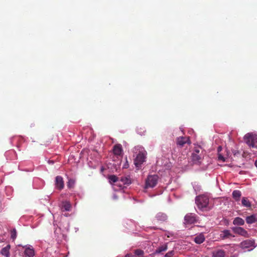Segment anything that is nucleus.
Returning a JSON list of instances; mask_svg holds the SVG:
<instances>
[{"mask_svg": "<svg viewBox=\"0 0 257 257\" xmlns=\"http://www.w3.org/2000/svg\"><path fill=\"white\" fill-rule=\"evenodd\" d=\"M204 157L203 150L200 146H196L192 154V159L194 163L199 164Z\"/></svg>", "mask_w": 257, "mask_h": 257, "instance_id": "obj_5", "label": "nucleus"}, {"mask_svg": "<svg viewBox=\"0 0 257 257\" xmlns=\"http://www.w3.org/2000/svg\"><path fill=\"white\" fill-rule=\"evenodd\" d=\"M25 248L23 257H34L35 255V250L34 247L30 244H27L23 246Z\"/></svg>", "mask_w": 257, "mask_h": 257, "instance_id": "obj_10", "label": "nucleus"}, {"mask_svg": "<svg viewBox=\"0 0 257 257\" xmlns=\"http://www.w3.org/2000/svg\"><path fill=\"white\" fill-rule=\"evenodd\" d=\"M205 240V236L203 233H199L196 234L195 237H193V240L198 244L202 243Z\"/></svg>", "mask_w": 257, "mask_h": 257, "instance_id": "obj_14", "label": "nucleus"}, {"mask_svg": "<svg viewBox=\"0 0 257 257\" xmlns=\"http://www.w3.org/2000/svg\"><path fill=\"white\" fill-rule=\"evenodd\" d=\"M108 179L109 182L110 184L116 183L113 185V187L115 191L118 190V189L115 188V186L119 187V185H120V183L119 182L118 178L115 175H112L109 176Z\"/></svg>", "mask_w": 257, "mask_h": 257, "instance_id": "obj_15", "label": "nucleus"}, {"mask_svg": "<svg viewBox=\"0 0 257 257\" xmlns=\"http://www.w3.org/2000/svg\"><path fill=\"white\" fill-rule=\"evenodd\" d=\"M144 132H145V131H144L143 129V131H139V130L138 128L137 129V133H138L139 134L141 135H144Z\"/></svg>", "mask_w": 257, "mask_h": 257, "instance_id": "obj_34", "label": "nucleus"}, {"mask_svg": "<svg viewBox=\"0 0 257 257\" xmlns=\"http://www.w3.org/2000/svg\"><path fill=\"white\" fill-rule=\"evenodd\" d=\"M135 253L137 255H142L144 253V251L141 249H136L135 251Z\"/></svg>", "mask_w": 257, "mask_h": 257, "instance_id": "obj_32", "label": "nucleus"}, {"mask_svg": "<svg viewBox=\"0 0 257 257\" xmlns=\"http://www.w3.org/2000/svg\"><path fill=\"white\" fill-rule=\"evenodd\" d=\"M158 181V176L157 175H149L146 181V188H154L157 185Z\"/></svg>", "mask_w": 257, "mask_h": 257, "instance_id": "obj_8", "label": "nucleus"}, {"mask_svg": "<svg viewBox=\"0 0 257 257\" xmlns=\"http://www.w3.org/2000/svg\"><path fill=\"white\" fill-rule=\"evenodd\" d=\"M233 224L235 225H243L244 224V221L242 218L237 217L234 219Z\"/></svg>", "mask_w": 257, "mask_h": 257, "instance_id": "obj_24", "label": "nucleus"}, {"mask_svg": "<svg viewBox=\"0 0 257 257\" xmlns=\"http://www.w3.org/2000/svg\"><path fill=\"white\" fill-rule=\"evenodd\" d=\"M62 211H69L71 209V205L69 201H62L60 206Z\"/></svg>", "mask_w": 257, "mask_h": 257, "instance_id": "obj_17", "label": "nucleus"}, {"mask_svg": "<svg viewBox=\"0 0 257 257\" xmlns=\"http://www.w3.org/2000/svg\"><path fill=\"white\" fill-rule=\"evenodd\" d=\"M257 244L253 239H247L241 241L239 246L245 251H251L253 250Z\"/></svg>", "mask_w": 257, "mask_h": 257, "instance_id": "obj_6", "label": "nucleus"}, {"mask_svg": "<svg viewBox=\"0 0 257 257\" xmlns=\"http://www.w3.org/2000/svg\"><path fill=\"white\" fill-rule=\"evenodd\" d=\"M49 164H53L54 163V161H49Z\"/></svg>", "mask_w": 257, "mask_h": 257, "instance_id": "obj_39", "label": "nucleus"}, {"mask_svg": "<svg viewBox=\"0 0 257 257\" xmlns=\"http://www.w3.org/2000/svg\"><path fill=\"white\" fill-rule=\"evenodd\" d=\"M234 233L238 234L244 237H248L247 231L241 227H233L231 228Z\"/></svg>", "mask_w": 257, "mask_h": 257, "instance_id": "obj_12", "label": "nucleus"}, {"mask_svg": "<svg viewBox=\"0 0 257 257\" xmlns=\"http://www.w3.org/2000/svg\"><path fill=\"white\" fill-rule=\"evenodd\" d=\"M195 202L199 209L202 210L210 209L209 197L205 194L196 196Z\"/></svg>", "mask_w": 257, "mask_h": 257, "instance_id": "obj_3", "label": "nucleus"}, {"mask_svg": "<svg viewBox=\"0 0 257 257\" xmlns=\"http://www.w3.org/2000/svg\"><path fill=\"white\" fill-rule=\"evenodd\" d=\"M128 167H129V164H128V161L127 160V158L126 157L125 158V162L124 163V164L123 165V168L126 169V168H128Z\"/></svg>", "mask_w": 257, "mask_h": 257, "instance_id": "obj_33", "label": "nucleus"}, {"mask_svg": "<svg viewBox=\"0 0 257 257\" xmlns=\"http://www.w3.org/2000/svg\"><path fill=\"white\" fill-rule=\"evenodd\" d=\"M134 159V164L135 166L139 169L142 164L146 161L147 152L144 147L141 146H137L134 148L133 150Z\"/></svg>", "mask_w": 257, "mask_h": 257, "instance_id": "obj_1", "label": "nucleus"}, {"mask_svg": "<svg viewBox=\"0 0 257 257\" xmlns=\"http://www.w3.org/2000/svg\"><path fill=\"white\" fill-rule=\"evenodd\" d=\"M11 248V246L10 244L7 245L5 247H3L1 251V254L4 256L5 257H10V249Z\"/></svg>", "mask_w": 257, "mask_h": 257, "instance_id": "obj_19", "label": "nucleus"}, {"mask_svg": "<svg viewBox=\"0 0 257 257\" xmlns=\"http://www.w3.org/2000/svg\"><path fill=\"white\" fill-rule=\"evenodd\" d=\"M156 218L158 221L164 222L167 220V215L163 212H159L156 215Z\"/></svg>", "mask_w": 257, "mask_h": 257, "instance_id": "obj_22", "label": "nucleus"}, {"mask_svg": "<svg viewBox=\"0 0 257 257\" xmlns=\"http://www.w3.org/2000/svg\"><path fill=\"white\" fill-rule=\"evenodd\" d=\"M11 153H15V152H14V151H11Z\"/></svg>", "mask_w": 257, "mask_h": 257, "instance_id": "obj_42", "label": "nucleus"}, {"mask_svg": "<svg viewBox=\"0 0 257 257\" xmlns=\"http://www.w3.org/2000/svg\"><path fill=\"white\" fill-rule=\"evenodd\" d=\"M233 198L236 201H238L240 200L241 196V193L239 190H235L232 192V193Z\"/></svg>", "mask_w": 257, "mask_h": 257, "instance_id": "obj_23", "label": "nucleus"}, {"mask_svg": "<svg viewBox=\"0 0 257 257\" xmlns=\"http://www.w3.org/2000/svg\"><path fill=\"white\" fill-rule=\"evenodd\" d=\"M134 255L132 254H127L125 257H133Z\"/></svg>", "mask_w": 257, "mask_h": 257, "instance_id": "obj_37", "label": "nucleus"}, {"mask_svg": "<svg viewBox=\"0 0 257 257\" xmlns=\"http://www.w3.org/2000/svg\"><path fill=\"white\" fill-rule=\"evenodd\" d=\"M113 152L115 155L120 156L122 154V148L120 144H116L113 146Z\"/></svg>", "mask_w": 257, "mask_h": 257, "instance_id": "obj_18", "label": "nucleus"}, {"mask_svg": "<svg viewBox=\"0 0 257 257\" xmlns=\"http://www.w3.org/2000/svg\"><path fill=\"white\" fill-rule=\"evenodd\" d=\"M44 182L43 180L36 178L34 179L33 182V187L36 189H39L44 186Z\"/></svg>", "mask_w": 257, "mask_h": 257, "instance_id": "obj_20", "label": "nucleus"}, {"mask_svg": "<svg viewBox=\"0 0 257 257\" xmlns=\"http://www.w3.org/2000/svg\"><path fill=\"white\" fill-rule=\"evenodd\" d=\"M64 215L65 216V217H67L68 216V214H64Z\"/></svg>", "mask_w": 257, "mask_h": 257, "instance_id": "obj_40", "label": "nucleus"}, {"mask_svg": "<svg viewBox=\"0 0 257 257\" xmlns=\"http://www.w3.org/2000/svg\"><path fill=\"white\" fill-rule=\"evenodd\" d=\"M242 205L246 207H251V203L250 201L246 198L242 197L241 200Z\"/></svg>", "mask_w": 257, "mask_h": 257, "instance_id": "obj_26", "label": "nucleus"}, {"mask_svg": "<svg viewBox=\"0 0 257 257\" xmlns=\"http://www.w3.org/2000/svg\"><path fill=\"white\" fill-rule=\"evenodd\" d=\"M55 187L59 189L62 190L64 188V181L63 178L60 176H57L55 178Z\"/></svg>", "mask_w": 257, "mask_h": 257, "instance_id": "obj_13", "label": "nucleus"}, {"mask_svg": "<svg viewBox=\"0 0 257 257\" xmlns=\"http://www.w3.org/2000/svg\"><path fill=\"white\" fill-rule=\"evenodd\" d=\"M175 198H176L175 194L174 193H172L170 194V195L168 197V201L169 203L171 202L172 201V200L173 199H175Z\"/></svg>", "mask_w": 257, "mask_h": 257, "instance_id": "obj_30", "label": "nucleus"}, {"mask_svg": "<svg viewBox=\"0 0 257 257\" xmlns=\"http://www.w3.org/2000/svg\"><path fill=\"white\" fill-rule=\"evenodd\" d=\"M184 220V223L187 227L188 225H191L197 222L198 219L195 214L189 213L185 216Z\"/></svg>", "mask_w": 257, "mask_h": 257, "instance_id": "obj_9", "label": "nucleus"}, {"mask_svg": "<svg viewBox=\"0 0 257 257\" xmlns=\"http://www.w3.org/2000/svg\"><path fill=\"white\" fill-rule=\"evenodd\" d=\"M172 254V252L171 251L167 253V254H166V255H165V257H171Z\"/></svg>", "mask_w": 257, "mask_h": 257, "instance_id": "obj_35", "label": "nucleus"}, {"mask_svg": "<svg viewBox=\"0 0 257 257\" xmlns=\"http://www.w3.org/2000/svg\"><path fill=\"white\" fill-rule=\"evenodd\" d=\"M54 226L55 227V224L54 223ZM54 233L57 241H61L64 238L65 235L64 232L68 231L69 229V223L65 219H62L60 223L58 228L54 227Z\"/></svg>", "mask_w": 257, "mask_h": 257, "instance_id": "obj_2", "label": "nucleus"}, {"mask_svg": "<svg viewBox=\"0 0 257 257\" xmlns=\"http://www.w3.org/2000/svg\"><path fill=\"white\" fill-rule=\"evenodd\" d=\"M221 149H222L221 147H220V146L218 147V151L219 152L220 151H221Z\"/></svg>", "mask_w": 257, "mask_h": 257, "instance_id": "obj_38", "label": "nucleus"}, {"mask_svg": "<svg viewBox=\"0 0 257 257\" xmlns=\"http://www.w3.org/2000/svg\"><path fill=\"white\" fill-rule=\"evenodd\" d=\"M180 129L181 131L183 132L182 128L180 127Z\"/></svg>", "mask_w": 257, "mask_h": 257, "instance_id": "obj_41", "label": "nucleus"}, {"mask_svg": "<svg viewBox=\"0 0 257 257\" xmlns=\"http://www.w3.org/2000/svg\"><path fill=\"white\" fill-rule=\"evenodd\" d=\"M17 233L15 228L13 229L11 232V237L13 240L15 239L17 237Z\"/></svg>", "mask_w": 257, "mask_h": 257, "instance_id": "obj_28", "label": "nucleus"}, {"mask_svg": "<svg viewBox=\"0 0 257 257\" xmlns=\"http://www.w3.org/2000/svg\"><path fill=\"white\" fill-rule=\"evenodd\" d=\"M234 237V235L231 233V231L229 229H224L220 232L219 238L221 240L230 239Z\"/></svg>", "mask_w": 257, "mask_h": 257, "instance_id": "obj_11", "label": "nucleus"}, {"mask_svg": "<svg viewBox=\"0 0 257 257\" xmlns=\"http://www.w3.org/2000/svg\"><path fill=\"white\" fill-rule=\"evenodd\" d=\"M244 140L250 148L257 149V134L248 133L244 136Z\"/></svg>", "mask_w": 257, "mask_h": 257, "instance_id": "obj_7", "label": "nucleus"}, {"mask_svg": "<svg viewBox=\"0 0 257 257\" xmlns=\"http://www.w3.org/2000/svg\"><path fill=\"white\" fill-rule=\"evenodd\" d=\"M112 197H113V199H115V200H116V199H117V195H116L115 194H114L113 195Z\"/></svg>", "mask_w": 257, "mask_h": 257, "instance_id": "obj_36", "label": "nucleus"}, {"mask_svg": "<svg viewBox=\"0 0 257 257\" xmlns=\"http://www.w3.org/2000/svg\"><path fill=\"white\" fill-rule=\"evenodd\" d=\"M245 220L247 224H252L257 222V214L247 216Z\"/></svg>", "mask_w": 257, "mask_h": 257, "instance_id": "obj_21", "label": "nucleus"}, {"mask_svg": "<svg viewBox=\"0 0 257 257\" xmlns=\"http://www.w3.org/2000/svg\"><path fill=\"white\" fill-rule=\"evenodd\" d=\"M167 246L166 244H164L163 245H161L160 246H159L155 251V252L156 253H160L162 252L165 251L167 250Z\"/></svg>", "mask_w": 257, "mask_h": 257, "instance_id": "obj_27", "label": "nucleus"}, {"mask_svg": "<svg viewBox=\"0 0 257 257\" xmlns=\"http://www.w3.org/2000/svg\"><path fill=\"white\" fill-rule=\"evenodd\" d=\"M213 257H224L225 252L222 249H218L213 252Z\"/></svg>", "mask_w": 257, "mask_h": 257, "instance_id": "obj_25", "label": "nucleus"}, {"mask_svg": "<svg viewBox=\"0 0 257 257\" xmlns=\"http://www.w3.org/2000/svg\"><path fill=\"white\" fill-rule=\"evenodd\" d=\"M218 160L221 162H224L225 161V158L219 153L218 154Z\"/></svg>", "mask_w": 257, "mask_h": 257, "instance_id": "obj_31", "label": "nucleus"}, {"mask_svg": "<svg viewBox=\"0 0 257 257\" xmlns=\"http://www.w3.org/2000/svg\"><path fill=\"white\" fill-rule=\"evenodd\" d=\"M191 144L190 138L188 136H180L178 138V150L179 148H184V151L182 153L183 156H187L189 151L188 148Z\"/></svg>", "mask_w": 257, "mask_h": 257, "instance_id": "obj_4", "label": "nucleus"}, {"mask_svg": "<svg viewBox=\"0 0 257 257\" xmlns=\"http://www.w3.org/2000/svg\"><path fill=\"white\" fill-rule=\"evenodd\" d=\"M120 185H119V190H121L123 188V185H128L131 184V180L130 177H121L120 180H119Z\"/></svg>", "mask_w": 257, "mask_h": 257, "instance_id": "obj_16", "label": "nucleus"}, {"mask_svg": "<svg viewBox=\"0 0 257 257\" xmlns=\"http://www.w3.org/2000/svg\"><path fill=\"white\" fill-rule=\"evenodd\" d=\"M75 184V181L73 179H69L67 182V187L69 188H72Z\"/></svg>", "mask_w": 257, "mask_h": 257, "instance_id": "obj_29", "label": "nucleus"}]
</instances>
